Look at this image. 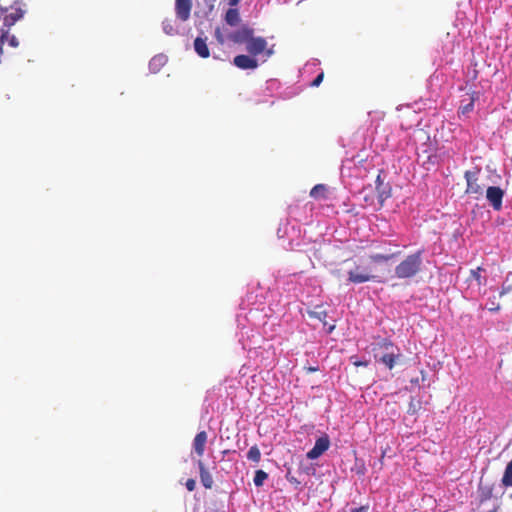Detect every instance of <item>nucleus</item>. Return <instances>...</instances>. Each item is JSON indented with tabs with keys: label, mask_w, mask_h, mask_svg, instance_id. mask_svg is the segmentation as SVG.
<instances>
[{
	"label": "nucleus",
	"mask_w": 512,
	"mask_h": 512,
	"mask_svg": "<svg viewBox=\"0 0 512 512\" xmlns=\"http://www.w3.org/2000/svg\"><path fill=\"white\" fill-rule=\"evenodd\" d=\"M372 351L376 361L381 362L388 369H393L401 357V351L392 341L381 339L373 344Z\"/></svg>",
	"instance_id": "obj_1"
},
{
	"label": "nucleus",
	"mask_w": 512,
	"mask_h": 512,
	"mask_svg": "<svg viewBox=\"0 0 512 512\" xmlns=\"http://www.w3.org/2000/svg\"><path fill=\"white\" fill-rule=\"evenodd\" d=\"M423 250L406 256L396 267L395 276L399 279H410L415 277L422 268Z\"/></svg>",
	"instance_id": "obj_2"
},
{
	"label": "nucleus",
	"mask_w": 512,
	"mask_h": 512,
	"mask_svg": "<svg viewBox=\"0 0 512 512\" xmlns=\"http://www.w3.org/2000/svg\"><path fill=\"white\" fill-rule=\"evenodd\" d=\"M348 281L353 284H360L369 281L381 282L377 275H374L367 266L355 264L353 268L348 271Z\"/></svg>",
	"instance_id": "obj_3"
},
{
	"label": "nucleus",
	"mask_w": 512,
	"mask_h": 512,
	"mask_svg": "<svg viewBox=\"0 0 512 512\" xmlns=\"http://www.w3.org/2000/svg\"><path fill=\"white\" fill-rule=\"evenodd\" d=\"M479 174V169L468 170L464 174L467 182L465 193L473 194L476 196V198L482 196L484 191L483 185L479 182Z\"/></svg>",
	"instance_id": "obj_4"
},
{
	"label": "nucleus",
	"mask_w": 512,
	"mask_h": 512,
	"mask_svg": "<svg viewBox=\"0 0 512 512\" xmlns=\"http://www.w3.org/2000/svg\"><path fill=\"white\" fill-rule=\"evenodd\" d=\"M504 191L498 186H490L486 191V198L494 210L499 211L502 208Z\"/></svg>",
	"instance_id": "obj_5"
},
{
	"label": "nucleus",
	"mask_w": 512,
	"mask_h": 512,
	"mask_svg": "<svg viewBox=\"0 0 512 512\" xmlns=\"http://www.w3.org/2000/svg\"><path fill=\"white\" fill-rule=\"evenodd\" d=\"M330 446V440H329V437L327 435H324L322 437H319L316 442H315V445L314 447L307 452V458L308 459H317L319 458L325 451L328 450Z\"/></svg>",
	"instance_id": "obj_6"
},
{
	"label": "nucleus",
	"mask_w": 512,
	"mask_h": 512,
	"mask_svg": "<svg viewBox=\"0 0 512 512\" xmlns=\"http://www.w3.org/2000/svg\"><path fill=\"white\" fill-rule=\"evenodd\" d=\"M254 30L248 26H242L240 29L229 34V39L236 44L248 43Z\"/></svg>",
	"instance_id": "obj_7"
},
{
	"label": "nucleus",
	"mask_w": 512,
	"mask_h": 512,
	"mask_svg": "<svg viewBox=\"0 0 512 512\" xmlns=\"http://www.w3.org/2000/svg\"><path fill=\"white\" fill-rule=\"evenodd\" d=\"M267 48V42L262 37H253L251 36L250 40L246 45V50L256 56L264 52Z\"/></svg>",
	"instance_id": "obj_8"
},
{
	"label": "nucleus",
	"mask_w": 512,
	"mask_h": 512,
	"mask_svg": "<svg viewBox=\"0 0 512 512\" xmlns=\"http://www.w3.org/2000/svg\"><path fill=\"white\" fill-rule=\"evenodd\" d=\"M191 8V0H176L175 2L176 15L181 21H187L189 19Z\"/></svg>",
	"instance_id": "obj_9"
},
{
	"label": "nucleus",
	"mask_w": 512,
	"mask_h": 512,
	"mask_svg": "<svg viewBox=\"0 0 512 512\" xmlns=\"http://www.w3.org/2000/svg\"><path fill=\"white\" fill-rule=\"evenodd\" d=\"M233 64L243 70L256 69L258 67V62L256 59L244 54L235 56L233 59Z\"/></svg>",
	"instance_id": "obj_10"
},
{
	"label": "nucleus",
	"mask_w": 512,
	"mask_h": 512,
	"mask_svg": "<svg viewBox=\"0 0 512 512\" xmlns=\"http://www.w3.org/2000/svg\"><path fill=\"white\" fill-rule=\"evenodd\" d=\"M376 191L381 205L391 196V187L388 184H384L380 174L376 178Z\"/></svg>",
	"instance_id": "obj_11"
},
{
	"label": "nucleus",
	"mask_w": 512,
	"mask_h": 512,
	"mask_svg": "<svg viewBox=\"0 0 512 512\" xmlns=\"http://www.w3.org/2000/svg\"><path fill=\"white\" fill-rule=\"evenodd\" d=\"M207 442L206 431H200L196 434L193 440V448L197 456L202 457L204 455L205 446Z\"/></svg>",
	"instance_id": "obj_12"
},
{
	"label": "nucleus",
	"mask_w": 512,
	"mask_h": 512,
	"mask_svg": "<svg viewBox=\"0 0 512 512\" xmlns=\"http://www.w3.org/2000/svg\"><path fill=\"white\" fill-rule=\"evenodd\" d=\"M198 467H199V474H200V480H201L202 485L206 489H211L213 486V478H212L211 474L206 469L204 463L201 460L198 461Z\"/></svg>",
	"instance_id": "obj_13"
},
{
	"label": "nucleus",
	"mask_w": 512,
	"mask_h": 512,
	"mask_svg": "<svg viewBox=\"0 0 512 512\" xmlns=\"http://www.w3.org/2000/svg\"><path fill=\"white\" fill-rule=\"evenodd\" d=\"M194 49L196 53L202 58H208L210 55L209 48L206 43V39L197 37L194 40Z\"/></svg>",
	"instance_id": "obj_14"
},
{
	"label": "nucleus",
	"mask_w": 512,
	"mask_h": 512,
	"mask_svg": "<svg viewBox=\"0 0 512 512\" xmlns=\"http://www.w3.org/2000/svg\"><path fill=\"white\" fill-rule=\"evenodd\" d=\"M225 22L229 25V26H237L239 23H240V14H239V11L237 8H230L227 10L226 14H225Z\"/></svg>",
	"instance_id": "obj_15"
},
{
	"label": "nucleus",
	"mask_w": 512,
	"mask_h": 512,
	"mask_svg": "<svg viewBox=\"0 0 512 512\" xmlns=\"http://www.w3.org/2000/svg\"><path fill=\"white\" fill-rule=\"evenodd\" d=\"M327 192H328V188L326 185L317 184L311 189L310 196L314 199H326Z\"/></svg>",
	"instance_id": "obj_16"
},
{
	"label": "nucleus",
	"mask_w": 512,
	"mask_h": 512,
	"mask_svg": "<svg viewBox=\"0 0 512 512\" xmlns=\"http://www.w3.org/2000/svg\"><path fill=\"white\" fill-rule=\"evenodd\" d=\"M502 484L505 487H512V460L505 468L504 475L502 477Z\"/></svg>",
	"instance_id": "obj_17"
},
{
	"label": "nucleus",
	"mask_w": 512,
	"mask_h": 512,
	"mask_svg": "<svg viewBox=\"0 0 512 512\" xmlns=\"http://www.w3.org/2000/svg\"><path fill=\"white\" fill-rule=\"evenodd\" d=\"M398 253H393V254H373V255H370L369 259L374 262V263H380V262H388L390 261L392 258H394Z\"/></svg>",
	"instance_id": "obj_18"
},
{
	"label": "nucleus",
	"mask_w": 512,
	"mask_h": 512,
	"mask_svg": "<svg viewBox=\"0 0 512 512\" xmlns=\"http://www.w3.org/2000/svg\"><path fill=\"white\" fill-rule=\"evenodd\" d=\"M247 458H248V460H250V461H252V462H254L256 464L260 462V460H261V452H260L259 448L256 445L252 446L249 449V451L247 453Z\"/></svg>",
	"instance_id": "obj_19"
},
{
	"label": "nucleus",
	"mask_w": 512,
	"mask_h": 512,
	"mask_svg": "<svg viewBox=\"0 0 512 512\" xmlns=\"http://www.w3.org/2000/svg\"><path fill=\"white\" fill-rule=\"evenodd\" d=\"M268 478V474L263 471V470H257L255 472V476H254V484L255 486L257 487H260L264 484V481Z\"/></svg>",
	"instance_id": "obj_20"
},
{
	"label": "nucleus",
	"mask_w": 512,
	"mask_h": 512,
	"mask_svg": "<svg viewBox=\"0 0 512 512\" xmlns=\"http://www.w3.org/2000/svg\"><path fill=\"white\" fill-rule=\"evenodd\" d=\"M163 30L168 35H173L175 33V28L171 20H165L163 22Z\"/></svg>",
	"instance_id": "obj_21"
},
{
	"label": "nucleus",
	"mask_w": 512,
	"mask_h": 512,
	"mask_svg": "<svg viewBox=\"0 0 512 512\" xmlns=\"http://www.w3.org/2000/svg\"><path fill=\"white\" fill-rule=\"evenodd\" d=\"M286 479L289 483L294 485L295 488H298V486L301 484V481H299L294 475H292L289 471L286 473Z\"/></svg>",
	"instance_id": "obj_22"
},
{
	"label": "nucleus",
	"mask_w": 512,
	"mask_h": 512,
	"mask_svg": "<svg viewBox=\"0 0 512 512\" xmlns=\"http://www.w3.org/2000/svg\"><path fill=\"white\" fill-rule=\"evenodd\" d=\"M491 496H492V489L487 488V489L481 491L480 500H481V502L486 501V500L490 499Z\"/></svg>",
	"instance_id": "obj_23"
},
{
	"label": "nucleus",
	"mask_w": 512,
	"mask_h": 512,
	"mask_svg": "<svg viewBox=\"0 0 512 512\" xmlns=\"http://www.w3.org/2000/svg\"><path fill=\"white\" fill-rule=\"evenodd\" d=\"M482 268L478 267L476 270H472L471 274L474 277V279L478 282V284H481V272Z\"/></svg>",
	"instance_id": "obj_24"
},
{
	"label": "nucleus",
	"mask_w": 512,
	"mask_h": 512,
	"mask_svg": "<svg viewBox=\"0 0 512 512\" xmlns=\"http://www.w3.org/2000/svg\"><path fill=\"white\" fill-rule=\"evenodd\" d=\"M185 486L188 491H193L196 487V481L194 479H188L185 483Z\"/></svg>",
	"instance_id": "obj_25"
},
{
	"label": "nucleus",
	"mask_w": 512,
	"mask_h": 512,
	"mask_svg": "<svg viewBox=\"0 0 512 512\" xmlns=\"http://www.w3.org/2000/svg\"><path fill=\"white\" fill-rule=\"evenodd\" d=\"M324 74L320 73L311 83L312 86L317 87L323 81Z\"/></svg>",
	"instance_id": "obj_26"
},
{
	"label": "nucleus",
	"mask_w": 512,
	"mask_h": 512,
	"mask_svg": "<svg viewBox=\"0 0 512 512\" xmlns=\"http://www.w3.org/2000/svg\"><path fill=\"white\" fill-rule=\"evenodd\" d=\"M215 36L218 40L219 43L223 44L224 43V38H223V35L220 31V28H217L216 31H215Z\"/></svg>",
	"instance_id": "obj_27"
},
{
	"label": "nucleus",
	"mask_w": 512,
	"mask_h": 512,
	"mask_svg": "<svg viewBox=\"0 0 512 512\" xmlns=\"http://www.w3.org/2000/svg\"><path fill=\"white\" fill-rule=\"evenodd\" d=\"M461 109H462L463 114L470 112L473 109V101H471L469 104L463 106Z\"/></svg>",
	"instance_id": "obj_28"
},
{
	"label": "nucleus",
	"mask_w": 512,
	"mask_h": 512,
	"mask_svg": "<svg viewBox=\"0 0 512 512\" xmlns=\"http://www.w3.org/2000/svg\"><path fill=\"white\" fill-rule=\"evenodd\" d=\"M353 364L356 367H360V366L366 367V366H368V362L367 361H361V360H355V361H353Z\"/></svg>",
	"instance_id": "obj_29"
},
{
	"label": "nucleus",
	"mask_w": 512,
	"mask_h": 512,
	"mask_svg": "<svg viewBox=\"0 0 512 512\" xmlns=\"http://www.w3.org/2000/svg\"><path fill=\"white\" fill-rule=\"evenodd\" d=\"M350 512H368V506H361L358 508L351 509Z\"/></svg>",
	"instance_id": "obj_30"
},
{
	"label": "nucleus",
	"mask_w": 512,
	"mask_h": 512,
	"mask_svg": "<svg viewBox=\"0 0 512 512\" xmlns=\"http://www.w3.org/2000/svg\"><path fill=\"white\" fill-rule=\"evenodd\" d=\"M10 45L13 46V47H17L18 46V40L16 39L15 36H12L10 41H9Z\"/></svg>",
	"instance_id": "obj_31"
},
{
	"label": "nucleus",
	"mask_w": 512,
	"mask_h": 512,
	"mask_svg": "<svg viewBox=\"0 0 512 512\" xmlns=\"http://www.w3.org/2000/svg\"><path fill=\"white\" fill-rule=\"evenodd\" d=\"M240 0H229V5L235 7L239 4Z\"/></svg>",
	"instance_id": "obj_32"
},
{
	"label": "nucleus",
	"mask_w": 512,
	"mask_h": 512,
	"mask_svg": "<svg viewBox=\"0 0 512 512\" xmlns=\"http://www.w3.org/2000/svg\"><path fill=\"white\" fill-rule=\"evenodd\" d=\"M499 309H500V306L498 304L496 306L492 305V307H489V311H491V312L498 311Z\"/></svg>",
	"instance_id": "obj_33"
},
{
	"label": "nucleus",
	"mask_w": 512,
	"mask_h": 512,
	"mask_svg": "<svg viewBox=\"0 0 512 512\" xmlns=\"http://www.w3.org/2000/svg\"><path fill=\"white\" fill-rule=\"evenodd\" d=\"M308 371L309 372H316V371H318V367H310V368H308Z\"/></svg>",
	"instance_id": "obj_34"
},
{
	"label": "nucleus",
	"mask_w": 512,
	"mask_h": 512,
	"mask_svg": "<svg viewBox=\"0 0 512 512\" xmlns=\"http://www.w3.org/2000/svg\"><path fill=\"white\" fill-rule=\"evenodd\" d=\"M488 512H496V510L494 509V510H490V511H488Z\"/></svg>",
	"instance_id": "obj_35"
}]
</instances>
